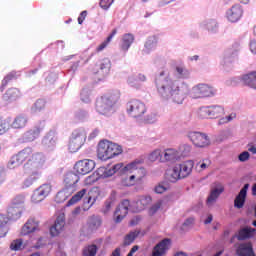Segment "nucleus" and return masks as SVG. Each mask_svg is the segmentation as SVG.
I'll return each instance as SVG.
<instances>
[{
    "label": "nucleus",
    "mask_w": 256,
    "mask_h": 256,
    "mask_svg": "<svg viewBox=\"0 0 256 256\" xmlns=\"http://www.w3.org/2000/svg\"><path fill=\"white\" fill-rule=\"evenodd\" d=\"M155 47H157V37L151 36L145 43V49H147V51H151L152 49H155Z\"/></svg>",
    "instance_id": "nucleus-47"
},
{
    "label": "nucleus",
    "mask_w": 256,
    "mask_h": 256,
    "mask_svg": "<svg viewBox=\"0 0 256 256\" xmlns=\"http://www.w3.org/2000/svg\"><path fill=\"white\" fill-rule=\"evenodd\" d=\"M113 203H115V198L114 197H110L108 198L105 203H104V207L102 209V212L104 214L109 213V211H111V208L113 207Z\"/></svg>",
    "instance_id": "nucleus-49"
},
{
    "label": "nucleus",
    "mask_w": 256,
    "mask_h": 256,
    "mask_svg": "<svg viewBox=\"0 0 256 256\" xmlns=\"http://www.w3.org/2000/svg\"><path fill=\"white\" fill-rule=\"evenodd\" d=\"M160 209H161V203H156V204H154V205L149 209V215H155Z\"/></svg>",
    "instance_id": "nucleus-57"
},
{
    "label": "nucleus",
    "mask_w": 256,
    "mask_h": 256,
    "mask_svg": "<svg viewBox=\"0 0 256 256\" xmlns=\"http://www.w3.org/2000/svg\"><path fill=\"white\" fill-rule=\"evenodd\" d=\"M133 163H138L137 169H134L132 173H134V177H136V181L138 183H141L143 179L147 176V170L145 168L141 167V161H134Z\"/></svg>",
    "instance_id": "nucleus-30"
},
{
    "label": "nucleus",
    "mask_w": 256,
    "mask_h": 256,
    "mask_svg": "<svg viewBox=\"0 0 256 256\" xmlns=\"http://www.w3.org/2000/svg\"><path fill=\"white\" fill-rule=\"evenodd\" d=\"M109 69H111V61L104 59L99 64L95 65L93 73H108Z\"/></svg>",
    "instance_id": "nucleus-29"
},
{
    "label": "nucleus",
    "mask_w": 256,
    "mask_h": 256,
    "mask_svg": "<svg viewBox=\"0 0 256 256\" xmlns=\"http://www.w3.org/2000/svg\"><path fill=\"white\" fill-rule=\"evenodd\" d=\"M110 256H121V249L116 248Z\"/></svg>",
    "instance_id": "nucleus-64"
},
{
    "label": "nucleus",
    "mask_w": 256,
    "mask_h": 256,
    "mask_svg": "<svg viewBox=\"0 0 256 256\" xmlns=\"http://www.w3.org/2000/svg\"><path fill=\"white\" fill-rule=\"evenodd\" d=\"M117 35V29L112 30L111 34L102 42L97 48V53H101L108 45L111 43V40Z\"/></svg>",
    "instance_id": "nucleus-39"
},
{
    "label": "nucleus",
    "mask_w": 256,
    "mask_h": 256,
    "mask_svg": "<svg viewBox=\"0 0 256 256\" xmlns=\"http://www.w3.org/2000/svg\"><path fill=\"white\" fill-rule=\"evenodd\" d=\"M101 217L99 216H91L88 219L87 222V227L89 229V231H96V229H99V227H101Z\"/></svg>",
    "instance_id": "nucleus-33"
},
{
    "label": "nucleus",
    "mask_w": 256,
    "mask_h": 256,
    "mask_svg": "<svg viewBox=\"0 0 256 256\" xmlns=\"http://www.w3.org/2000/svg\"><path fill=\"white\" fill-rule=\"evenodd\" d=\"M255 234V228L246 227L239 230L238 235L236 236L238 241H245V239H251Z\"/></svg>",
    "instance_id": "nucleus-26"
},
{
    "label": "nucleus",
    "mask_w": 256,
    "mask_h": 256,
    "mask_svg": "<svg viewBox=\"0 0 256 256\" xmlns=\"http://www.w3.org/2000/svg\"><path fill=\"white\" fill-rule=\"evenodd\" d=\"M127 113L130 117L137 119L143 117L147 111L145 104L139 100H131L126 105Z\"/></svg>",
    "instance_id": "nucleus-8"
},
{
    "label": "nucleus",
    "mask_w": 256,
    "mask_h": 256,
    "mask_svg": "<svg viewBox=\"0 0 256 256\" xmlns=\"http://www.w3.org/2000/svg\"><path fill=\"white\" fill-rule=\"evenodd\" d=\"M97 255V245L92 244L83 249V256H95Z\"/></svg>",
    "instance_id": "nucleus-46"
},
{
    "label": "nucleus",
    "mask_w": 256,
    "mask_h": 256,
    "mask_svg": "<svg viewBox=\"0 0 256 256\" xmlns=\"http://www.w3.org/2000/svg\"><path fill=\"white\" fill-rule=\"evenodd\" d=\"M166 191L167 188L162 184H159L158 186L155 187V192L158 194L165 193Z\"/></svg>",
    "instance_id": "nucleus-61"
},
{
    "label": "nucleus",
    "mask_w": 256,
    "mask_h": 256,
    "mask_svg": "<svg viewBox=\"0 0 256 256\" xmlns=\"http://www.w3.org/2000/svg\"><path fill=\"white\" fill-rule=\"evenodd\" d=\"M139 162H132L126 166H124L123 163H118L115 164L111 169H109L108 171H106V175L108 177H111L112 175H115V173H133V171H135V169L139 168Z\"/></svg>",
    "instance_id": "nucleus-9"
},
{
    "label": "nucleus",
    "mask_w": 256,
    "mask_h": 256,
    "mask_svg": "<svg viewBox=\"0 0 256 256\" xmlns=\"http://www.w3.org/2000/svg\"><path fill=\"white\" fill-rule=\"evenodd\" d=\"M157 91L164 99H171L173 103L181 105L187 95V87L179 84L170 78H165V71L160 72L155 80Z\"/></svg>",
    "instance_id": "nucleus-2"
},
{
    "label": "nucleus",
    "mask_w": 256,
    "mask_h": 256,
    "mask_svg": "<svg viewBox=\"0 0 256 256\" xmlns=\"http://www.w3.org/2000/svg\"><path fill=\"white\" fill-rule=\"evenodd\" d=\"M79 179V175L73 172H68L64 177V191L67 193H75V191H77Z\"/></svg>",
    "instance_id": "nucleus-11"
},
{
    "label": "nucleus",
    "mask_w": 256,
    "mask_h": 256,
    "mask_svg": "<svg viewBox=\"0 0 256 256\" xmlns=\"http://www.w3.org/2000/svg\"><path fill=\"white\" fill-rule=\"evenodd\" d=\"M65 228V214L58 216L54 222V225L50 228V234L52 237H57L61 231Z\"/></svg>",
    "instance_id": "nucleus-20"
},
{
    "label": "nucleus",
    "mask_w": 256,
    "mask_h": 256,
    "mask_svg": "<svg viewBox=\"0 0 256 256\" xmlns=\"http://www.w3.org/2000/svg\"><path fill=\"white\" fill-rule=\"evenodd\" d=\"M237 117L236 114H230L229 116L223 117L219 120V125H225V123H229L230 121H233Z\"/></svg>",
    "instance_id": "nucleus-54"
},
{
    "label": "nucleus",
    "mask_w": 256,
    "mask_h": 256,
    "mask_svg": "<svg viewBox=\"0 0 256 256\" xmlns=\"http://www.w3.org/2000/svg\"><path fill=\"white\" fill-rule=\"evenodd\" d=\"M93 169H95V161L91 159L79 160L74 165V171H76L78 175H89Z\"/></svg>",
    "instance_id": "nucleus-10"
},
{
    "label": "nucleus",
    "mask_w": 256,
    "mask_h": 256,
    "mask_svg": "<svg viewBox=\"0 0 256 256\" xmlns=\"http://www.w3.org/2000/svg\"><path fill=\"white\" fill-rule=\"evenodd\" d=\"M176 72L179 79H188L189 77V70L183 65L176 66Z\"/></svg>",
    "instance_id": "nucleus-44"
},
{
    "label": "nucleus",
    "mask_w": 256,
    "mask_h": 256,
    "mask_svg": "<svg viewBox=\"0 0 256 256\" xmlns=\"http://www.w3.org/2000/svg\"><path fill=\"white\" fill-rule=\"evenodd\" d=\"M194 223H195V218H188L183 223V227H184V229H187L189 227H193Z\"/></svg>",
    "instance_id": "nucleus-58"
},
{
    "label": "nucleus",
    "mask_w": 256,
    "mask_h": 256,
    "mask_svg": "<svg viewBox=\"0 0 256 256\" xmlns=\"http://www.w3.org/2000/svg\"><path fill=\"white\" fill-rule=\"evenodd\" d=\"M236 255L255 256V251H253V244H251V242L239 244L236 248Z\"/></svg>",
    "instance_id": "nucleus-22"
},
{
    "label": "nucleus",
    "mask_w": 256,
    "mask_h": 256,
    "mask_svg": "<svg viewBox=\"0 0 256 256\" xmlns=\"http://www.w3.org/2000/svg\"><path fill=\"white\" fill-rule=\"evenodd\" d=\"M149 161L155 162L157 159H160V161H163V155H161V150L156 149L152 151L148 157Z\"/></svg>",
    "instance_id": "nucleus-50"
},
{
    "label": "nucleus",
    "mask_w": 256,
    "mask_h": 256,
    "mask_svg": "<svg viewBox=\"0 0 256 256\" xmlns=\"http://www.w3.org/2000/svg\"><path fill=\"white\" fill-rule=\"evenodd\" d=\"M99 195H100V193L97 188H92L88 192V194L84 198V202H83L84 211H89V209H91L95 205V203L99 199Z\"/></svg>",
    "instance_id": "nucleus-15"
},
{
    "label": "nucleus",
    "mask_w": 256,
    "mask_h": 256,
    "mask_svg": "<svg viewBox=\"0 0 256 256\" xmlns=\"http://www.w3.org/2000/svg\"><path fill=\"white\" fill-rule=\"evenodd\" d=\"M179 161V151L175 148H167L163 152L162 163H175Z\"/></svg>",
    "instance_id": "nucleus-21"
},
{
    "label": "nucleus",
    "mask_w": 256,
    "mask_h": 256,
    "mask_svg": "<svg viewBox=\"0 0 256 256\" xmlns=\"http://www.w3.org/2000/svg\"><path fill=\"white\" fill-rule=\"evenodd\" d=\"M85 141H87V133L83 130H74L68 144L70 153H77L85 145Z\"/></svg>",
    "instance_id": "nucleus-5"
},
{
    "label": "nucleus",
    "mask_w": 256,
    "mask_h": 256,
    "mask_svg": "<svg viewBox=\"0 0 256 256\" xmlns=\"http://www.w3.org/2000/svg\"><path fill=\"white\" fill-rule=\"evenodd\" d=\"M13 79V74H8L3 80H2V86H1V91L9 85V81Z\"/></svg>",
    "instance_id": "nucleus-55"
},
{
    "label": "nucleus",
    "mask_w": 256,
    "mask_h": 256,
    "mask_svg": "<svg viewBox=\"0 0 256 256\" xmlns=\"http://www.w3.org/2000/svg\"><path fill=\"white\" fill-rule=\"evenodd\" d=\"M11 251H21L25 249V244H23V239L13 240L10 244Z\"/></svg>",
    "instance_id": "nucleus-43"
},
{
    "label": "nucleus",
    "mask_w": 256,
    "mask_h": 256,
    "mask_svg": "<svg viewBox=\"0 0 256 256\" xmlns=\"http://www.w3.org/2000/svg\"><path fill=\"white\" fill-rule=\"evenodd\" d=\"M200 115H202V117H210V119H218V117L225 115V109L221 106H210L202 108Z\"/></svg>",
    "instance_id": "nucleus-12"
},
{
    "label": "nucleus",
    "mask_w": 256,
    "mask_h": 256,
    "mask_svg": "<svg viewBox=\"0 0 256 256\" xmlns=\"http://www.w3.org/2000/svg\"><path fill=\"white\" fill-rule=\"evenodd\" d=\"M247 191H249V184H245L243 188L240 190L238 195L234 200V207L236 209H243L245 207V201L247 199Z\"/></svg>",
    "instance_id": "nucleus-19"
},
{
    "label": "nucleus",
    "mask_w": 256,
    "mask_h": 256,
    "mask_svg": "<svg viewBox=\"0 0 256 256\" xmlns=\"http://www.w3.org/2000/svg\"><path fill=\"white\" fill-rule=\"evenodd\" d=\"M27 123H29V117L25 114H19L13 119L10 127L12 129H25Z\"/></svg>",
    "instance_id": "nucleus-24"
},
{
    "label": "nucleus",
    "mask_w": 256,
    "mask_h": 256,
    "mask_svg": "<svg viewBox=\"0 0 256 256\" xmlns=\"http://www.w3.org/2000/svg\"><path fill=\"white\" fill-rule=\"evenodd\" d=\"M140 233L141 231L135 230L127 234L124 238V245H131V243H133V241H135V239L139 237Z\"/></svg>",
    "instance_id": "nucleus-40"
},
{
    "label": "nucleus",
    "mask_w": 256,
    "mask_h": 256,
    "mask_svg": "<svg viewBox=\"0 0 256 256\" xmlns=\"http://www.w3.org/2000/svg\"><path fill=\"white\" fill-rule=\"evenodd\" d=\"M35 231H39V221L30 218L22 227L21 235H29L35 233Z\"/></svg>",
    "instance_id": "nucleus-23"
},
{
    "label": "nucleus",
    "mask_w": 256,
    "mask_h": 256,
    "mask_svg": "<svg viewBox=\"0 0 256 256\" xmlns=\"http://www.w3.org/2000/svg\"><path fill=\"white\" fill-rule=\"evenodd\" d=\"M135 183H138L137 178L135 177V174L122 180V184L125 185V187H133V185H135Z\"/></svg>",
    "instance_id": "nucleus-51"
},
{
    "label": "nucleus",
    "mask_w": 256,
    "mask_h": 256,
    "mask_svg": "<svg viewBox=\"0 0 256 256\" xmlns=\"http://www.w3.org/2000/svg\"><path fill=\"white\" fill-rule=\"evenodd\" d=\"M49 193H51L50 184H43L34 191L32 195V201L34 203H41L43 199L49 196Z\"/></svg>",
    "instance_id": "nucleus-13"
},
{
    "label": "nucleus",
    "mask_w": 256,
    "mask_h": 256,
    "mask_svg": "<svg viewBox=\"0 0 256 256\" xmlns=\"http://www.w3.org/2000/svg\"><path fill=\"white\" fill-rule=\"evenodd\" d=\"M119 99H121V92L119 90L108 92L96 100V111H98L100 115H107V113L119 103Z\"/></svg>",
    "instance_id": "nucleus-4"
},
{
    "label": "nucleus",
    "mask_w": 256,
    "mask_h": 256,
    "mask_svg": "<svg viewBox=\"0 0 256 256\" xmlns=\"http://www.w3.org/2000/svg\"><path fill=\"white\" fill-rule=\"evenodd\" d=\"M217 90L208 84H198L192 88L191 97L193 99H203L205 97H214Z\"/></svg>",
    "instance_id": "nucleus-6"
},
{
    "label": "nucleus",
    "mask_w": 256,
    "mask_h": 256,
    "mask_svg": "<svg viewBox=\"0 0 256 256\" xmlns=\"http://www.w3.org/2000/svg\"><path fill=\"white\" fill-rule=\"evenodd\" d=\"M85 19H87V10H84L80 13L78 17V24L83 25V21H85Z\"/></svg>",
    "instance_id": "nucleus-59"
},
{
    "label": "nucleus",
    "mask_w": 256,
    "mask_h": 256,
    "mask_svg": "<svg viewBox=\"0 0 256 256\" xmlns=\"http://www.w3.org/2000/svg\"><path fill=\"white\" fill-rule=\"evenodd\" d=\"M242 81L244 85H248V87H251L252 89H256V71L245 74L242 77Z\"/></svg>",
    "instance_id": "nucleus-31"
},
{
    "label": "nucleus",
    "mask_w": 256,
    "mask_h": 256,
    "mask_svg": "<svg viewBox=\"0 0 256 256\" xmlns=\"http://www.w3.org/2000/svg\"><path fill=\"white\" fill-rule=\"evenodd\" d=\"M21 95V92L17 88H10L6 91L4 94V100L5 101H15V99H19V96Z\"/></svg>",
    "instance_id": "nucleus-36"
},
{
    "label": "nucleus",
    "mask_w": 256,
    "mask_h": 256,
    "mask_svg": "<svg viewBox=\"0 0 256 256\" xmlns=\"http://www.w3.org/2000/svg\"><path fill=\"white\" fill-rule=\"evenodd\" d=\"M194 167L195 162L193 160L184 161L168 170L166 172V177L170 183H177L179 179H187V177L193 173Z\"/></svg>",
    "instance_id": "nucleus-3"
},
{
    "label": "nucleus",
    "mask_w": 256,
    "mask_h": 256,
    "mask_svg": "<svg viewBox=\"0 0 256 256\" xmlns=\"http://www.w3.org/2000/svg\"><path fill=\"white\" fill-rule=\"evenodd\" d=\"M97 135H99V130L95 129L92 133H90L89 139H95V137H97Z\"/></svg>",
    "instance_id": "nucleus-63"
},
{
    "label": "nucleus",
    "mask_w": 256,
    "mask_h": 256,
    "mask_svg": "<svg viewBox=\"0 0 256 256\" xmlns=\"http://www.w3.org/2000/svg\"><path fill=\"white\" fill-rule=\"evenodd\" d=\"M211 167V161L208 158L202 159L196 163L197 171H205Z\"/></svg>",
    "instance_id": "nucleus-42"
},
{
    "label": "nucleus",
    "mask_w": 256,
    "mask_h": 256,
    "mask_svg": "<svg viewBox=\"0 0 256 256\" xmlns=\"http://www.w3.org/2000/svg\"><path fill=\"white\" fill-rule=\"evenodd\" d=\"M226 17L231 23H237L243 17V8L239 4L232 6L226 12Z\"/></svg>",
    "instance_id": "nucleus-18"
},
{
    "label": "nucleus",
    "mask_w": 256,
    "mask_h": 256,
    "mask_svg": "<svg viewBox=\"0 0 256 256\" xmlns=\"http://www.w3.org/2000/svg\"><path fill=\"white\" fill-rule=\"evenodd\" d=\"M129 213V200H123L114 212L115 223H121Z\"/></svg>",
    "instance_id": "nucleus-16"
},
{
    "label": "nucleus",
    "mask_w": 256,
    "mask_h": 256,
    "mask_svg": "<svg viewBox=\"0 0 256 256\" xmlns=\"http://www.w3.org/2000/svg\"><path fill=\"white\" fill-rule=\"evenodd\" d=\"M39 135H41V127L35 126L24 134V139L28 142L35 141V139H37Z\"/></svg>",
    "instance_id": "nucleus-28"
},
{
    "label": "nucleus",
    "mask_w": 256,
    "mask_h": 256,
    "mask_svg": "<svg viewBox=\"0 0 256 256\" xmlns=\"http://www.w3.org/2000/svg\"><path fill=\"white\" fill-rule=\"evenodd\" d=\"M47 105V101L45 99H38L33 106L34 113H39L40 111H43Z\"/></svg>",
    "instance_id": "nucleus-45"
},
{
    "label": "nucleus",
    "mask_w": 256,
    "mask_h": 256,
    "mask_svg": "<svg viewBox=\"0 0 256 256\" xmlns=\"http://www.w3.org/2000/svg\"><path fill=\"white\" fill-rule=\"evenodd\" d=\"M25 203V195H17L13 200L11 205H13L14 207H22L23 208V204Z\"/></svg>",
    "instance_id": "nucleus-48"
},
{
    "label": "nucleus",
    "mask_w": 256,
    "mask_h": 256,
    "mask_svg": "<svg viewBox=\"0 0 256 256\" xmlns=\"http://www.w3.org/2000/svg\"><path fill=\"white\" fill-rule=\"evenodd\" d=\"M45 161H47V159L43 153L35 152L33 148L27 147L12 156L10 165L12 167H19L26 162L23 166L24 180L22 187L27 189L41 177V169L45 167Z\"/></svg>",
    "instance_id": "nucleus-1"
},
{
    "label": "nucleus",
    "mask_w": 256,
    "mask_h": 256,
    "mask_svg": "<svg viewBox=\"0 0 256 256\" xmlns=\"http://www.w3.org/2000/svg\"><path fill=\"white\" fill-rule=\"evenodd\" d=\"M11 127L10 120L4 119L0 116V135H5Z\"/></svg>",
    "instance_id": "nucleus-41"
},
{
    "label": "nucleus",
    "mask_w": 256,
    "mask_h": 256,
    "mask_svg": "<svg viewBox=\"0 0 256 256\" xmlns=\"http://www.w3.org/2000/svg\"><path fill=\"white\" fill-rule=\"evenodd\" d=\"M223 191H225L223 185L217 183L215 188H212L210 191V195L207 198V204L209 205V203H215Z\"/></svg>",
    "instance_id": "nucleus-25"
},
{
    "label": "nucleus",
    "mask_w": 256,
    "mask_h": 256,
    "mask_svg": "<svg viewBox=\"0 0 256 256\" xmlns=\"http://www.w3.org/2000/svg\"><path fill=\"white\" fill-rule=\"evenodd\" d=\"M250 51L251 53H254V55H256V41L250 42Z\"/></svg>",
    "instance_id": "nucleus-62"
},
{
    "label": "nucleus",
    "mask_w": 256,
    "mask_h": 256,
    "mask_svg": "<svg viewBox=\"0 0 256 256\" xmlns=\"http://www.w3.org/2000/svg\"><path fill=\"white\" fill-rule=\"evenodd\" d=\"M85 195H87V189L83 188L71 197V199L67 202V207H71V205L79 203V201H81Z\"/></svg>",
    "instance_id": "nucleus-34"
},
{
    "label": "nucleus",
    "mask_w": 256,
    "mask_h": 256,
    "mask_svg": "<svg viewBox=\"0 0 256 256\" xmlns=\"http://www.w3.org/2000/svg\"><path fill=\"white\" fill-rule=\"evenodd\" d=\"M5 179H7V174L5 173V169L0 167V185L5 183Z\"/></svg>",
    "instance_id": "nucleus-60"
},
{
    "label": "nucleus",
    "mask_w": 256,
    "mask_h": 256,
    "mask_svg": "<svg viewBox=\"0 0 256 256\" xmlns=\"http://www.w3.org/2000/svg\"><path fill=\"white\" fill-rule=\"evenodd\" d=\"M204 25L208 31H215V29H217V21L215 20H208Z\"/></svg>",
    "instance_id": "nucleus-53"
},
{
    "label": "nucleus",
    "mask_w": 256,
    "mask_h": 256,
    "mask_svg": "<svg viewBox=\"0 0 256 256\" xmlns=\"http://www.w3.org/2000/svg\"><path fill=\"white\" fill-rule=\"evenodd\" d=\"M111 141L102 140L98 144L97 148V157L101 161H108L109 159V150H110Z\"/></svg>",
    "instance_id": "nucleus-17"
},
{
    "label": "nucleus",
    "mask_w": 256,
    "mask_h": 256,
    "mask_svg": "<svg viewBox=\"0 0 256 256\" xmlns=\"http://www.w3.org/2000/svg\"><path fill=\"white\" fill-rule=\"evenodd\" d=\"M249 157H251V155L249 154V152L244 151V152H242V153L238 156V159H239V161H241L242 163H245V161H249Z\"/></svg>",
    "instance_id": "nucleus-56"
},
{
    "label": "nucleus",
    "mask_w": 256,
    "mask_h": 256,
    "mask_svg": "<svg viewBox=\"0 0 256 256\" xmlns=\"http://www.w3.org/2000/svg\"><path fill=\"white\" fill-rule=\"evenodd\" d=\"M121 153H123V148L116 143L110 142L108 159H113V157H117L118 155H121Z\"/></svg>",
    "instance_id": "nucleus-38"
},
{
    "label": "nucleus",
    "mask_w": 256,
    "mask_h": 256,
    "mask_svg": "<svg viewBox=\"0 0 256 256\" xmlns=\"http://www.w3.org/2000/svg\"><path fill=\"white\" fill-rule=\"evenodd\" d=\"M21 213H23V208L21 206H13V204L10 205L8 208V219H14L17 220L21 217Z\"/></svg>",
    "instance_id": "nucleus-32"
},
{
    "label": "nucleus",
    "mask_w": 256,
    "mask_h": 256,
    "mask_svg": "<svg viewBox=\"0 0 256 256\" xmlns=\"http://www.w3.org/2000/svg\"><path fill=\"white\" fill-rule=\"evenodd\" d=\"M135 41V36L131 33L124 34L122 37V44H121V50L126 53V51H129V48L131 45H133V42Z\"/></svg>",
    "instance_id": "nucleus-27"
},
{
    "label": "nucleus",
    "mask_w": 256,
    "mask_h": 256,
    "mask_svg": "<svg viewBox=\"0 0 256 256\" xmlns=\"http://www.w3.org/2000/svg\"><path fill=\"white\" fill-rule=\"evenodd\" d=\"M151 197L150 196H141L136 202L137 211H143L146 207L151 205Z\"/></svg>",
    "instance_id": "nucleus-35"
},
{
    "label": "nucleus",
    "mask_w": 256,
    "mask_h": 256,
    "mask_svg": "<svg viewBox=\"0 0 256 256\" xmlns=\"http://www.w3.org/2000/svg\"><path fill=\"white\" fill-rule=\"evenodd\" d=\"M113 3H115V0H100L99 5L101 9H104L105 11H107V9H109V7L113 5Z\"/></svg>",
    "instance_id": "nucleus-52"
},
{
    "label": "nucleus",
    "mask_w": 256,
    "mask_h": 256,
    "mask_svg": "<svg viewBox=\"0 0 256 256\" xmlns=\"http://www.w3.org/2000/svg\"><path fill=\"white\" fill-rule=\"evenodd\" d=\"M188 138L193 146L198 147L199 149H205V147L211 145V139L203 132H189Z\"/></svg>",
    "instance_id": "nucleus-7"
},
{
    "label": "nucleus",
    "mask_w": 256,
    "mask_h": 256,
    "mask_svg": "<svg viewBox=\"0 0 256 256\" xmlns=\"http://www.w3.org/2000/svg\"><path fill=\"white\" fill-rule=\"evenodd\" d=\"M7 223H9V217H7L5 214H0V239L3 237H6L8 230Z\"/></svg>",
    "instance_id": "nucleus-37"
},
{
    "label": "nucleus",
    "mask_w": 256,
    "mask_h": 256,
    "mask_svg": "<svg viewBox=\"0 0 256 256\" xmlns=\"http://www.w3.org/2000/svg\"><path fill=\"white\" fill-rule=\"evenodd\" d=\"M169 249H171V239L165 238L154 246L152 256H165Z\"/></svg>",
    "instance_id": "nucleus-14"
}]
</instances>
